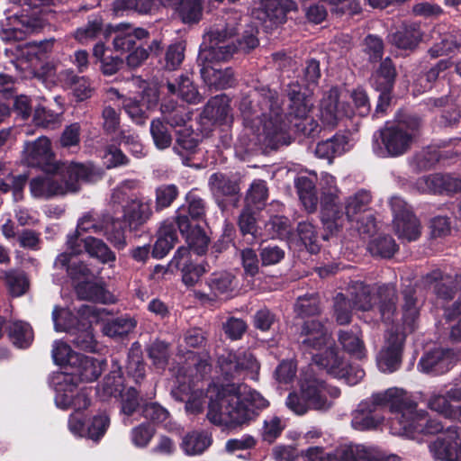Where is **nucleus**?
<instances>
[{
    "mask_svg": "<svg viewBox=\"0 0 461 461\" xmlns=\"http://www.w3.org/2000/svg\"><path fill=\"white\" fill-rule=\"evenodd\" d=\"M149 36V32L143 28H132L128 23H121L116 26L113 38V47L122 52L130 51L135 45L136 40H141Z\"/></svg>",
    "mask_w": 461,
    "mask_h": 461,
    "instance_id": "72a5a7b5",
    "label": "nucleus"
},
{
    "mask_svg": "<svg viewBox=\"0 0 461 461\" xmlns=\"http://www.w3.org/2000/svg\"><path fill=\"white\" fill-rule=\"evenodd\" d=\"M201 68V76L204 83L209 87L215 89H224L230 87L235 83V78L231 68L221 69L215 66H211L209 61H203Z\"/></svg>",
    "mask_w": 461,
    "mask_h": 461,
    "instance_id": "473e14b6",
    "label": "nucleus"
},
{
    "mask_svg": "<svg viewBox=\"0 0 461 461\" xmlns=\"http://www.w3.org/2000/svg\"><path fill=\"white\" fill-rule=\"evenodd\" d=\"M260 211L244 205L239 218L238 227L243 241L247 245L258 243L261 238V231L258 226Z\"/></svg>",
    "mask_w": 461,
    "mask_h": 461,
    "instance_id": "c756f323",
    "label": "nucleus"
},
{
    "mask_svg": "<svg viewBox=\"0 0 461 461\" xmlns=\"http://www.w3.org/2000/svg\"><path fill=\"white\" fill-rule=\"evenodd\" d=\"M396 456L384 458L375 449L363 445H348L337 448L330 456V461H391Z\"/></svg>",
    "mask_w": 461,
    "mask_h": 461,
    "instance_id": "393cba45",
    "label": "nucleus"
},
{
    "mask_svg": "<svg viewBox=\"0 0 461 461\" xmlns=\"http://www.w3.org/2000/svg\"><path fill=\"white\" fill-rule=\"evenodd\" d=\"M296 244L299 250L305 249L311 254L321 250L320 235L317 227L310 221H300L296 227Z\"/></svg>",
    "mask_w": 461,
    "mask_h": 461,
    "instance_id": "4c0bfd02",
    "label": "nucleus"
},
{
    "mask_svg": "<svg viewBox=\"0 0 461 461\" xmlns=\"http://www.w3.org/2000/svg\"><path fill=\"white\" fill-rule=\"evenodd\" d=\"M10 341L18 348H27L33 341L32 326L23 321H15L5 326Z\"/></svg>",
    "mask_w": 461,
    "mask_h": 461,
    "instance_id": "a19ab883",
    "label": "nucleus"
},
{
    "mask_svg": "<svg viewBox=\"0 0 461 461\" xmlns=\"http://www.w3.org/2000/svg\"><path fill=\"white\" fill-rule=\"evenodd\" d=\"M438 398H443L445 400V405H454L453 403L461 402V381L454 382L445 385V390L439 393H432L428 400V406L430 410L437 411L438 413L442 412L440 408H438L436 402Z\"/></svg>",
    "mask_w": 461,
    "mask_h": 461,
    "instance_id": "052dcab7",
    "label": "nucleus"
},
{
    "mask_svg": "<svg viewBox=\"0 0 461 461\" xmlns=\"http://www.w3.org/2000/svg\"><path fill=\"white\" fill-rule=\"evenodd\" d=\"M375 298L377 309L384 322H391L396 312L397 294L395 289L390 285H379Z\"/></svg>",
    "mask_w": 461,
    "mask_h": 461,
    "instance_id": "e433bc0d",
    "label": "nucleus"
},
{
    "mask_svg": "<svg viewBox=\"0 0 461 461\" xmlns=\"http://www.w3.org/2000/svg\"><path fill=\"white\" fill-rule=\"evenodd\" d=\"M23 162L48 175L59 173L63 166L62 162L57 160L51 146H24Z\"/></svg>",
    "mask_w": 461,
    "mask_h": 461,
    "instance_id": "ddd939ff",
    "label": "nucleus"
},
{
    "mask_svg": "<svg viewBox=\"0 0 461 461\" xmlns=\"http://www.w3.org/2000/svg\"><path fill=\"white\" fill-rule=\"evenodd\" d=\"M102 230L107 240L117 250H122L127 247L126 230L127 224L122 218L107 216L102 222Z\"/></svg>",
    "mask_w": 461,
    "mask_h": 461,
    "instance_id": "f704fd0d",
    "label": "nucleus"
},
{
    "mask_svg": "<svg viewBox=\"0 0 461 461\" xmlns=\"http://www.w3.org/2000/svg\"><path fill=\"white\" fill-rule=\"evenodd\" d=\"M362 331L358 327H353L349 330H341L339 333V342L344 350L351 355L361 357L365 350L364 341L361 339Z\"/></svg>",
    "mask_w": 461,
    "mask_h": 461,
    "instance_id": "5fc2aeb1",
    "label": "nucleus"
},
{
    "mask_svg": "<svg viewBox=\"0 0 461 461\" xmlns=\"http://www.w3.org/2000/svg\"><path fill=\"white\" fill-rule=\"evenodd\" d=\"M354 114V109L342 102L338 88L330 89L323 96L320 104V117L328 126H335L344 117Z\"/></svg>",
    "mask_w": 461,
    "mask_h": 461,
    "instance_id": "4468645a",
    "label": "nucleus"
},
{
    "mask_svg": "<svg viewBox=\"0 0 461 461\" xmlns=\"http://www.w3.org/2000/svg\"><path fill=\"white\" fill-rule=\"evenodd\" d=\"M321 221L325 231L322 236L327 240L329 235H334L339 232L344 224L346 217V210L343 211L342 204L338 199H330L329 196L321 198Z\"/></svg>",
    "mask_w": 461,
    "mask_h": 461,
    "instance_id": "6ab92c4d",
    "label": "nucleus"
},
{
    "mask_svg": "<svg viewBox=\"0 0 461 461\" xmlns=\"http://www.w3.org/2000/svg\"><path fill=\"white\" fill-rule=\"evenodd\" d=\"M459 355L453 348H437L426 352L418 363V369L433 376L449 372L457 363Z\"/></svg>",
    "mask_w": 461,
    "mask_h": 461,
    "instance_id": "1a4fd4ad",
    "label": "nucleus"
},
{
    "mask_svg": "<svg viewBox=\"0 0 461 461\" xmlns=\"http://www.w3.org/2000/svg\"><path fill=\"white\" fill-rule=\"evenodd\" d=\"M177 215L161 222L157 231V240L153 245L151 256L160 259L168 254L178 240Z\"/></svg>",
    "mask_w": 461,
    "mask_h": 461,
    "instance_id": "412c9836",
    "label": "nucleus"
},
{
    "mask_svg": "<svg viewBox=\"0 0 461 461\" xmlns=\"http://www.w3.org/2000/svg\"><path fill=\"white\" fill-rule=\"evenodd\" d=\"M267 104L269 105L270 111L267 118V115H264L265 121L263 124V131L267 137H274L278 133L285 132L288 125L283 119L280 103L275 93H268V95L267 96Z\"/></svg>",
    "mask_w": 461,
    "mask_h": 461,
    "instance_id": "2f4dec72",
    "label": "nucleus"
},
{
    "mask_svg": "<svg viewBox=\"0 0 461 461\" xmlns=\"http://www.w3.org/2000/svg\"><path fill=\"white\" fill-rule=\"evenodd\" d=\"M209 185L212 191L222 196H233L239 194L240 185L223 173H213L209 178Z\"/></svg>",
    "mask_w": 461,
    "mask_h": 461,
    "instance_id": "6e6d98bb",
    "label": "nucleus"
},
{
    "mask_svg": "<svg viewBox=\"0 0 461 461\" xmlns=\"http://www.w3.org/2000/svg\"><path fill=\"white\" fill-rule=\"evenodd\" d=\"M314 363L338 379H343L348 385L358 384L365 376V371L358 365L345 359L344 353L336 347H329L323 352L312 357Z\"/></svg>",
    "mask_w": 461,
    "mask_h": 461,
    "instance_id": "423d86ee",
    "label": "nucleus"
},
{
    "mask_svg": "<svg viewBox=\"0 0 461 461\" xmlns=\"http://www.w3.org/2000/svg\"><path fill=\"white\" fill-rule=\"evenodd\" d=\"M102 176L103 170L92 162H71L66 168L63 182L67 192H77L80 189V182L95 183Z\"/></svg>",
    "mask_w": 461,
    "mask_h": 461,
    "instance_id": "dca6fc26",
    "label": "nucleus"
},
{
    "mask_svg": "<svg viewBox=\"0 0 461 461\" xmlns=\"http://www.w3.org/2000/svg\"><path fill=\"white\" fill-rule=\"evenodd\" d=\"M240 14L235 13L224 22H220L210 28L204 34V48L199 54V60L224 61L238 51L233 40L238 32Z\"/></svg>",
    "mask_w": 461,
    "mask_h": 461,
    "instance_id": "7ed1b4c3",
    "label": "nucleus"
},
{
    "mask_svg": "<svg viewBox=\"0 0 461 461\" xmlns=\"http://www.w3.org/2000/svg\"><path fill=\"white\" fill-rule=\"evenodd\" d=\"M218 365L224 380L228 382L240 378L247 371L259 368L254 356L245 351H227L219 357Z\"/></svg>",
    "mask_w": 461,
    "mask_h": 461,
    "instance_id": "9d476101",
    "label": "nucleus"
},
{
    "mask_svg": "<svg viewBox=\"0 0 461 461\" xmlns=\"http://www.w3.org/2000/svg\"><path fill=\"white\" fill-rule=\"evenodd\" d=\"M427 187L434 194L453 196L461 193V176L450 173H434L425 178Z\"/></svg>",
    "mask_w": 461,
    "mask_h": 461,
    "instance_id": "7c9ffc66",
    "label": "nucleus"
},
{
    "mask_svg": "<svg viewBox=\"0 0 461 461\" xmlns=\"http://www.w3.org/2000/svg\"><path fill=\"white\" fill-rule=\"evenodd\" d=\"M168 267L181 272L182 282L188 288L194 287L207 272L203 263H195L192 259V254L184 246L176 249Z\"/></svg>",
    "mask_w": 461,
    "mask_h": 461,
    "instance_id": "f8f14e48",
    "label": "nucleus"
},
{
    "mask_svg": "<svg viewBox=\"0 0 461 461\" xmlns=\"http://www.w3.org/2000/svg\"><path fill=\"white\" fill-rule=\"evenodd\" d=\"M240 385L235 383L222 385L217 392L216 398L211 399L207 418L211 423L229 429L236 428L258 415L266 409L269 402L259 393L250 392L248 398H243Z\"/></svg>",
    "mask_w": 461,
    "mask_h": 461,
    "instance_id": "f257e3e1",
    "label": "nucleus"
},
{
    "mask_svg": "<svg viewBox=\"0 0 461 461\" xmlns=\"http://www.w3.org/2000/svg\"><path fill=\"white\" fill-rule=\"evenodd\" d=\"M287 96L290 102L288 117L300 121L294 123L297 131L307 136L314 134L318 129V123L308 116L313 106L312 99L305 93H302L301 86L297 83L288 86Z\"/></svg>",
    "mask_w": 461,
    "mask_h": 461,
    "instance_id": "0eeeda50",
    "label": "nucleus"
},
{
    "mask_svg": "<svg viewBox=\"0 0 461 461\" xmlns=\"http://www.w3.org/2000/svg\"><path fill=\"white\" fill-rule=\"evenodd\" d=\"M118 397L120 398L121 413L127 418L132 416L139 410L141 411L143 402L151 399L148 396L145 398L141 390L132 385L127 387Z\"/></svg>",
    "mask_w": 461,
    "mask_h": 461,
    "instance_id": "37998d69",
    "label": "nucleus"
},
{
    "mask_svg": "<svg viewBox=\"0 0 461 461\" xmlns=\"http://www.w3.org/2000/svg\"><path fill=\"white\" fill-rule=\"evenodd\" d=\"M79 361L62 374L71 376L75 383H90L95 381L102 374L101 363L90 357L79 353Z\"/></svg>",
    "mask_w": 461,
    "mask_h": 461,
    "instance_id": "bb28decb",
    "label": "nucleus"
},
{
    "mask_svg": "<svg viewBox=\"0 0 461 461\" xmlns=\"http://www.w3.org/2000/svg\"><path fill=\"white\" fill-rule=\"evenodd\" d=\"M137 321L129 315L116 317L104 325V335L111 338H122L131 332Z\"/></svg>",
    "mask_w": 461,
    "mask_h": 461,
    "instance_id": "4d7b16f0",
    "label": "nucleus"
},
{
    "mask_svg": "<svg viewBox=\"0 0 461 461\" xmlns=\"http://www.w3.org/2000/svg\"><path fill=\"white\" fill-rule=\"evenodd\" d=\"M403 397V390L399 388H389L384 393H373L369 399L361 402L358 405V411L362 414L359 421H357L358 428L362 430L375 429L384 421V416L376 413L378 408H388L397 418L402 412V406H393V402Z\"/></svg>",
    "mask_w": 461,
    "mask_h": 461,
    "instance_id": "39448f33",
    "label": "nucleus"
},
{
    "mask_svg": "<svg viewBox=\"0 0 461 461\" xmlns=\"http://www.w3.org/2000/svg\"><path fill=\"white\" fill-rule=\"evenodd\" d=\"M391 206L394 215V229L399 238L409 241L418 240L420 236V223L413 212L398 197L392 199Z\"/></svg>",
    "mask_w": 461,
    "mask_h": 461,
    "instance_id": "9b49d317",
    "label": "nucleus"
},
{
    "mask_svg": "<svg viewBox=\"0 0 461 461\" xmlns=\"http://www.w3.org/2000/svg\"><path fill=\"white\" fill-rule=\"evenodd\" d=\"M321 311V300L316 293L299 296L294 303L296 317L301 319L319 315Z\"/></svg>",
    "mask_w": 461,
    "mask_h": 461,
    "instance_id": "13d9d810",
    "label": "nucleus"
},
{
    "mask_svg": "<svg viewBox=\"0 0 461 461\" xmlns=\"http://www.w3.org/2000/svg\"><path fill=\"white\" fill-rule=\"evenodd\" d=\"M425 281L429 285H434V293L438 299L449 302L454 299L459 287L456 276L445 275L440 269H435L428 273Z\"/></svg>",
    "mask_w": 461,
    "mask_h": 461,
    "instance_id": "cd10ccee",
    "label": "nucleus"
},
{
    "mask_svg": "<svg viewBox=\"0 0 461 461\" xmlns=\"http://www.w3.org/2000/svg\"><path fill=\"white\" fill-rule=\"evenodd\" d=\"M230 112L229 99L224 95L212 97L205 105L202 120L210 122H223L227 120Z\"/></svg>",
    "mask_w": 461,
    "mask_h": 461,
    "instance_id": "a18cd8bd",
    "label": "nucleus"
},
{
    "mask_svg": "<svg viewBox=\"0 0 461 461\" xmlns=\"http://www.w3.org/2000/svg\"><path fill=\"white\" fill-rule=\"evenodd\" d=\"M185 202L187 203V209L179 208L176 212V215H177L178 212H181L183 214L190 216L194 221L203 220L205 216L206 212V203L203 198H202L197 189H192L185 195Z\"/></svg>",
    "mask_w": 461,
    "mask_h": 461,
    "instance_id": "680f3d73",
    "label": "nucleus"
},
{
    "mask_svg": "<svg viewBox=\"0 0 461 461\" xmlns=\"http://www.w3.org/2000/svg\"><path fill=\"white\" fill-rule=\"evenodd\" d=\"M112 201L113 203L122 204L123 214L121 218L127 224L129 231L140 230L152 215L149 203L130 197L123 189H115Z\"/></svg>",
    "mask_w": 461,
    "mask_h": 461,
    "instance_id": "6e6552de",
    "label": "nucleus"
},
{
    "mask_svg": "<svg viewBox=\"0 0 461 461\" xmlns=\"http://www.w3.org/2000/svg\"><path fill=\"white\" fill-rule=\"evenodd\" d=\"M459 435L456 429H448L429 445L432 456L438 461H458Z\"/></svg>",
    "mask_w": 461,
    "mask_h": 461,
    "instance_id": "5701e85b",
    "label": "nucleus"
},
{
    "mask_svg": "<svg viewBox=\"0 0 461 461\" xmlns=\"http://www.w3.org/2000/svg\"><path fill=\"white\" fill-rule=\"evenodd\" d=\"M146 363L143 358V351L139 341L133 342L127 353V357L122 369L123 375L136 385L140 386L141 382L146 377Z\"/></svg>",
    "mask_w": 461,
    "mask_h": 461,
    "instance_id": "b1692460",
    "label": "nucleus"
},
{
    "mask_svg": "<svg viewBox=\"0 0 461 461\" xmlns=\"http://www.w3.org/2000/svg\"><path fill=\"white\" fill-rule=\"evenodd\" d=\"M74 288L80 300L104 304L113 302V295L106 289L103 281H94L89 278L77 283Z\"/></svg>",
    "mask_w": 461,
    "mask_h": 461,
    "instance_id": "c85d7f7f",
    "label": "nucleus"
},
{
    "mask_svg": "<svg viewBox=\"0 0 461 461\" xmlns=\"http://www.w3.org/2000/svg\"><path fill=\"white\" fill-rule=\"evenodd\" d=\"M261 0L258 7L253 11V15L263 23L277 25L285 21L286 14L297 9L294 0Z\"/></svg>",
    "mask_w": 461,
    "mask_h": 461,
    "instance_id": "f3484780",
    "label": "nucleus"
},
{
    "mask_svg": "<svg viewBox=\"0 0 461 461\" xmlns=\"http://www.w3.org/2000/svg\"><path fill=\"white\" fill-rule=\"evenodd\" d=\"M351 303L355 310L367 312L374 308L371 286L363 281H354L349 287Z\"/></svg>",
    "mask_w": 461,
    "mask_h": 461,
    "instance_id": "c03bdc74",
    "label": "nucleus"
},
{
    "mask_svg": "<svg viewBox=\"0 0 461 461\" xmlns=\"http://www.w3.org/2000/svg\"><path fill=\"white\" fill-rule=\"evenodd\" d=\"M51 48L52 41H50L24 42L17 45V56L28 61H32L33 59H41Z\"/></svg>",
    "mask_w": 461,
    "mask_h": 461,
    "instance_id": "338daca9",
    "label": "nucleus"
},
{
    "mask_svg": "<svg viewBox=\"0 0 461 461\" xmlns=\"http://www.w3.org/2000/svg\"><path fill=\"white\" fill-rule=\"evenodd\" d=\"M375 141L378 142L379 139L382 144H408L413 141V135L407 133L397 125L386 123L378 132V136L375 135Z\"/></svg>",
    "mask_w": 461,
    "mask_h": 461,
    "instance_id": "bf43d9fd",
    "label": "nucleus"
},
{
    "mask_svg": "<svg viewBox=\"0 0 461 461\" xmlns=\"http://www.w3.org/2000/svg\"><path fill=\"white\" fill-rule=\"evenodd\" d=\"M398 249L394 239L390 235H379L368 244L370 253L383 258H393Z\"/></svg>",
    "mask_w": 461,
    "mask_h": 461,
    "instance_id": "0e129e2a",
    "label": "nucleus"
},
{
    "mask_svg": "<svg viewBox=\"0 0 461 461\" xmlns=\"http://www.w3.org/2000/svg\"><path fill=\"white\" fill-rule=\"evenodd\" d=\"M126 381L128 380L123 376L122 366H118L117 370H113L104 376L102 390L105 395L117 398L127 388Z\"/></svg>",
    "mask_w": 461,
    "mask_h": 461,
    "instance_id": "e2e57ef3",
    "label": "nucleus"
},
{
    "mask_svg": "<svg viewBox=\"0 0 461 461\" xmlns=\"http://www.w3.org/2000/svg\"><path fill=\"white\" fill-rule=\"evenodd\" d=\"M30 191L33 197L45 199L64 194L67 192L63 180L59 181L50 176L33 177L30 181Z\"/></svg>",
    "mask_w": 461,
    "mask_h": 461,
    "instance_id": "c9c22d12",
    "label": "nucleus"
},
{
    "mask_svg": "<svg viewBox=\"0 0 461 461\" xmlns=\"http://www.w3.org/2000/svg\"><path fill=\"white\" fill-rule=\"evenodd\" d=\"M325 325L318 320L304 321L298 331V343L304 350H321L329 341Z\"/></svg>",
    "mask_w": 461,
    "mask_h": 461,
    "instance_id": "a211bd4d",
    "label": "nucleus"
},
{
    "mask_svg": "<svg viewBox=\"0 0 461 461\" xmlns=\"http://www.w3.org/2000/svg\"><path fill=\"white\" fill-rule=\"evenodd\" d=\"M145 351L156 370L160 372L166 370L171 357L170 344L168 342L156 339L146 346Z\"/></svg>",
    "mask_w": 461,
    "mask_h": 461,
    "instance_id": "ea45409f",
    "label": "nucleus"
},
{
    "mask_svg": "<svg viewBox=\"0 0 461 461\" xmlns=\"http://www.w3.org/2000/svg\"><path fill=\"white\" fill-rule=\"evenodd\" d=\"M393 404L394 408L402 406L401 414L397 418H391L390 429L393 434L416 438L420 435H435L443 431L441 421L419 412L417 402L405 391L403 397L395 400Z\"/></svg>",
    "mask_w": 461,
    "mask_h": 461,
    "instance_id": "f03ea898",
    "label": "nucleus"
},
{
    "mask_svg": "<svg viewBox=\"0 0 461 461\" xmlns=\"http://www.w3.org/2000/svg\"><path fill=\"white\" fill-rule=\"evenodd\" d=\"M86 253L90 258L97 259L102 264H113L116 261L115 253L101 239L86 236Z\"/></svg>",
    "mask_w": 461,
    "mask_h": 461,
    "instance_id": "49530a36",
    "label": "nucleus"
},
{
    "mask_svg": "<svg viewBox=\"0 0 461 461\" xmlns=\"http://www.w3.org/2000/svg\"><path fill=\"white\" fill-rule=\"evenodd\" d=\"M167 87L168 93L176 95L186 103L198 104L201 102L202 98L197 89L187 77L181 76L176 83L168 82Z\"/></svg>",
    "mask_w": 461,
    "mask_h": 461,
    "instance_id": "de8ad7c7",
    "label": "nucleus"
},
{
    "mask_svg": "<svg viewBox=\"0 0 461 461\" xmlns=\"http://www.w3.org/2000/svg\"><path fill=\"white\" fill-rule=\"evenodd\" d=\"M285 404L297 415H304L310 410H329L331 404L327 398L326 382L312 374H306L300 381L299 391L288 393Z\"/></svg>",
    "mask_w": 461,
    "mask_h": 461,
    "instance_id": "20e7f679",
    "label": "nucleus"
},
{
    "mask_svg": "<svg viewBox=\"0 0 461 461\" xmlns=\"http://www.w3.org/2000/svg\"><path fill=\"white\" fill-rule=\"evenodd\" d=\"M77 386L71 376L62 373L58 375L54 383L56 405L63 410L70 409Z\"/></svg>",
    "mask_w": 461,
    "mask_h": 461,
    "instance_id": "58836bf2",
    "label": "nucleus"
},
{
    "mask_svg": "<svg viewBox=\"0 0 461 461\" xmlns=\"http://www.w3.org/2000/svg\"><path fill=\"white\" fill-rule=\"evenodd\" d=\"M371 194L364 189L357 191L354 195L349 196L345 204L346 217L349 221H357L356 215L368 210L371 203Z\"/></svg>",
    "mask_w": 461,
    "mask_h": 461,
    "instance_id": "3c124183",
    "label": "nucleus"
},
{
    "mask_svg": "<svg viewBox=\"0 0 461 461\" xmlns=\"http://www.w3.org/2000/svg\"><path fill=\"white\" fill-rule=\"evenodd\" d=\"M421 40V32L417 24L404 26L390 36V41L399 49L411 50Z\"/></svg>",
    "mask_w": 461,
    "mask_h": 461,
    "instance_id": "8fccbe9b",
    "label": "nucleus"
},
{
    "mask_svg": "<svg viewBox=\"0 0 461 461\" xmlns=\"http://www.w3.org/2000/svg\"><path fill=\"white\" fill-rule=\"evenodd\" d=\"M294 186L304 208L310 212H315L319 199L314 182L308 176H301L295 178Z\"/></svg>",
    "mask_w": 461,
    "mask_h": 461,
    "instance_id": "79ce46f5",
    "label": "nucleus"
},
{
    "mask_svg": "<svg viewBox=\"0 0 461 461\" xmlns=\"http://www.w3.org/2000/svg\"><path fill=\"white\" fill-rule=\"evenodd\" d=\"M354 309L351 301L343 293L336 294L333 303V315L339 325H347L351 322Z\"/></svg>",
    "mask_w": 461,
    "mask_h": 461,
    "instance_id": "774afa93",
    "label": "nucleus"
},
{
    "mask_svg": "<svg viewBox=\"0 0 461 461\" xmlns=\"http://www.w3.org/2000/svg\"><path fill=\"white\" fill-rule=\"evenodd\" d=\"M178 230L187 243L186 249L197 256L206 254L210 242L209 237L199 224H193L187 215L177 212Z\"/></svg>",
    "mask_w": 461,
    "mask_h": 461,
    "instance_id": "2eb2a0df",
    "label": "nucleus"
},
{
    "mask_svg": "<svg viewBox=\"0 0 461 461\" xmlns=\"http://www.w3.org/2000/svg\"><path fill=\"white\" fill-rule=\"evenodd\" d=\"M53 361L63 371L71 369V366L79 361V353L72 350L71 347L63 341L56 340L51 351Z\"/></svg>",
    "mask_w": 461,
    "mask_h": 461,
    "instance_id": "603ef678",
    "label": "nucleus"
},
{
    "mask_svg": "<svg viewBox=\"0 0 461 461\" xmlns=\"http://www.w3.org/2000/svg\"><path fill=\"white\" fill-rule=\"evenodd\" d=\"M440 146H422L420 150L416 151L411 159V166L415 171H428L432 169L439 161H452L456 159L460 152L453 149L441 153L437 148Z\"/></svg>",
    "mask_w": 461,
    "mask_h": 461,
    "instance_id": "aec40b11",
    "label": "nucleus"
},
{
    "mask_svg": "<svg viewBox=\"0 0 461 461\" xmlns=\"http://www.w3.org/2000/svg\"><path fill=\"white\" fill-rule=\"evenodd\" d=\"M268 188L265 180H255L250 185L246 197L245 204L256 211H262L267 201Z\"/></svg>",
    "mask_w": 461,
    "mask_h": 461,
    "instance_id": "864d4df0",
    "label": "nucleus"
},
{
    "mask_svg": "<svg viewBox=\"0 0 461 461\" xmlns=\"http://www.w3.org/2000/svg\"><path fill=\"white\" fill-rule=\"evenodd\" d=\"M235 276L227 271L212 273L205 280L210 293L195 290L194 296L201 303L215 302L219 295L232 291Z\"/></svg>",
    "mask_w": 461,
    "mask_h": 461,
    "instance_id": "4be33fe9",
    "label": "nucleus"
},
{
    "mask_svg": "<svg viewBox=\"0 0 461 461\" xmlns=\"http://www.w3.org/2000/svg\"><path fill=\"white\" fill-rule=\"evenodd\" d=\"M164 6L173 12V16L185 24L197 23L203 16L202 0H164Z\"/></svg>",
    "mask_w": 461,
    "mask_h": 461,
    "instance_id": "a878e982",
    "label": "nucleus"
},
{
    "mask_svg": "<svg viewBox=\"0 0 461 461\" xmlns=\"http://www.w3.org/2000/svg\"><path fill=\"white\" fill-rule=\"evenodd\" d=\"M212 444V438L203 432L192 431L183 437L181 449L187 456L202 454Z\"/></svg>",
    "mask_w": 461,
    "mask_h": 461,
    "instance_id": "09e8293b",
    "label": "nucleus"
},
{
    "mask_svg": "<svg viewBox=\"0 0 461 461\" xmlns=\"http://www.w3.org/2000/svg\"><path fill=\"white\" fill-rule=\"evenodd\" d=\"M141 416L153 424L162 425L167 428L170 422L171 415L167 409L158 402H143L141 408Z\"/></svg>",
    "mask_w": 461,
    "mask_h": 461,
    "instance_id": "69168bd1",
    "label": "nucleus"
}]
</instances>
